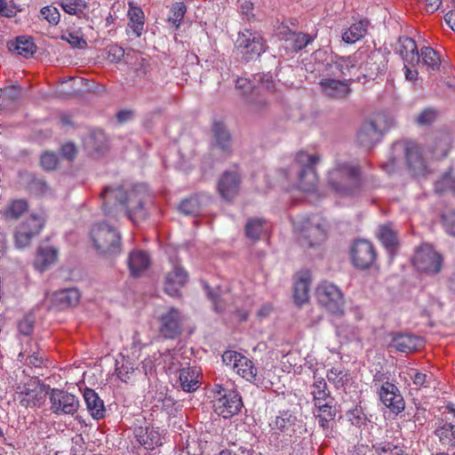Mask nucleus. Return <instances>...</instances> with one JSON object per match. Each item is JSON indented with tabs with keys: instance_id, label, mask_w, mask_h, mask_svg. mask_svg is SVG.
Wrapping results in <instances>:
<instances>
[{
	"instance_id": "59",
	"label": "nucleus",
	"mask_w": 455,
	"mask_h": 455,
	"mask_svg": "<svg viewBox=\"0 0 455 455\" xmlns=\"http://www.w3.org/2000/svg\"><path fill=\"white\" fill-rule=\"evenodd\" d=\"M374 448L379 455H395V451H401V447L387 442L380 443Z\"/></svg>"
},
{
	"instance_id": "10",
	"label": "nucleus",
	"mask_w": 455,
	"mask_h": 455,
	"mask_svg": "<svg viewBox=\"0 0 455 455\" xmlns=\"http://www.w3.org/2000/svg\"><path fill=\"white\" fill-rule=\"evenodd\" d=\"M383 375L374 376V387L378 390V395L383 404L387 407L393 413L398 414L404 410L405 403L403 395L400 393L398 387L389 382L384 381L382 384H379Z\"/></svg>"
},
{
	"instance_id": "15",
	"label": "nucleus",
	"mask_w": 455,
	"mask_h": 455,
	"mask_svg": "<svg viewBox=\"0 0 455 455\" xmlns=\"http://www.w3.org/2000/svg\"><path fill=\"white\" fill-rule=\"evenodd\" d=\"M51 410L55 414L74 415L79 408L77 397L67 391L53 388L50 394Z\"/></svg>"
},
{
	"instance_id": "41",
	"label": "nucleus",
	"mask_w": 455,
	"mask_h": 455,
	"mask_svg": "<svg viewBox=\"0 0 455 455\" xmlns=\"http://www.w3.org/2000/svg\"><path fill=\"white\" fill-rule=\"evenodd\" d=\"M265 230V220L260 218H251L245 225V235L248 238L257 241Z\"/></svg>"
},
{
	"instance_id": "43",
	"label": "nucleus",
	"mask_w": 455,
	"mask_h": 455,
	"mask_svg": "<svg viewBox=\"0 0 455 455\" xmlns=\"http://www.w3.org/2000/svg\"><path fill=\"white\" fill-rule=\"evenodd\" d=\"M420 59L422 60V63L427 68L437 70L441 66L440 57L433 48L429 46H424L420 50Z\"/></svg>"
},
{
	"instance_id": "48",
	"label": "nucleus",
	"mask_w": 455,
	"mask_h": 455,
	"mask_svg": "<svg viewBox=\"0 0 455 455\" xmlns=\"http://www.w3.org/2000/svg\"><path fill=\"white\" fill-rule=\"evenodd\" d=\"M314 384L312 386V395L314 400H320L330 397V391L327 387L325 379L322 377L314 376Z\"/></svg>"
},
{
	"instance_id": "51",
	"label": "nucleus",
	"mask_w": 455,
	"mask_h": 455,
	"mask_svg": "<svg viewBox=\"0 0 455 455\" xmlns=\"http://www.w3.org/2000/svg\"><path fill=\"white\" fill-rule=\"evenodd\" d=\"M187 12V6L182 2H178L172 4L171 8V14L168 18L171 22L176 28L180 27V21L183 20L184 15Z\"/></svg>"
},
{
	"instance_id": "2",
	"label": "nucleus",
	"mask_w": 455,
	"mask_h": 455,
	"mask_svg": "<svg viewBox=\"0 0 455 455\" xmlns=\"http://www.w3.org/2000/svg\"><path fill=\"white\" fill-rule=\"evenodd\" d=\"M361 167L348 161H335L333 166L328 171L327 186L340 196H352L361 188Z\"/></svg>"
},
{
	"instance_id": "17",
	"label": "nucleus",
	"mask_w": 455,
	"mask_h": 455,
	"mask_svg": "<svg viewBox=\"0 0 455 455\" xmlns=\"http://www.w3.org/2000/svg\"><path fill=\"white\" fill-rule=\"evenodd\" d=\"M183 317L176 308H170L159 319V331L165 339H175L181 333Z\"/></svg>"
},
{
	"instance_id": "12",
	"label": "nucleus",
	"mask_w": 455,
	"mask_h": 455,
	"mask_svg": "<svg viewBox=\"0 0 455 455\" xmlns=\"http://www.w3.org/2000/svg\"><path fill=\"white\" fill-rule=\"evenodd\" d=\"M44 225V220L37 215H30L22 221L14 233L15 245L19 249L28 246L31 240L39 235Z\"/></svg>"
},
{
	"instance_id": "29",
	"label": "nucleus",
	"mask_w": 455,
	"mask_h": 455,
	"mask_svg": "<svg viewBox=\"0 0 455 455\" xmlns=\"http://www.w3.org/2000/svg\"><path fill=\"white\" fill-rule=\"evenodd\" d=\"M200 371L196 366L185 367L180 370V384L182 390L194 392L200 387L198 378Z\"/></svg>"
},
{
	"instance_id": "21",
	"label": "nucleus",
	"mask_w": 455,
	"mask_h": 455,
	"mask_svg": "<svg viewBox=\"0 0 455 455\" xmlns=\"http://www.w3.org/2000/svg\"><path fill=\"white\" fill-rule=\"evenodd\" d=\"M395 52L401 56L404 63L411 64L412 67H415L420 61L417 44L411 37H399Z\"/></svg>"
},
{
	"instance_id": "40",
	"label": "nucleus",
	"mask_w": 455,
	"mask_h": 455,
	"mask_svg": "<svg viewBox=\"0 0 455 455\" xmlns=\"http://www.w3.org/2000/svg\"><path fill=\"white\" fill-rule=\"evenodd\" d=\"M235 370L236 372L248 381L256 380L257 368L254 366L252 361L244 355H242L238 363H235Z\"/></svg>"
},
{
	"instance_id": "58",
	"label": "nucleus",
	"mask_w": 455,
	"mask_h": 455,
	"mask_svg": "<svg viewBox=\"0 0 455 455\" xmlns=\"http://www.w3.org/2000/svg\"><path fill=\"white\" fill-rule=\"evenodd\" d=\"M235 86L236 89L240 91L241 95L243 98V100H245V96L251 95V93L255 92L251 81L244 77L237 78Z\"/></svg>"
},
{
	"instance_id": "54",
	"label": "nucleus",
	"mask_w": 455,
	"mask_h": 455,
	"mask_svg": "<svg viewBox=\"0 0 455 455\" xmlns=\"http://www.w3.org/2000/svg\"><path fill=\"white\" fill-rule=\"evenodd\" d=\"M41 165L46 171H53L57 168L59 158L53 152H45L41 156Z\"/></svg>"
},
{
	"instance_id": "23",
	"label": "nucleus",
	"mask_w": 455,
	"mask_h": 455,
	"mask_svg": "<svg viewBox=\"0 0 455 455\" xmlns=\"http://www.w3.org/2000/svg\"><path fill=\"white\" fill-rule=\"evenodd\" d=\"M134 435L139 443L147 450H153L162 443L159 432L153 427H137L134 429Z\"/></svg>"
},
{
	"instance_id": "49",
	"label": "nucleus",
	"mask_w": 455,
	"mask_h": 455,
	"mask_svg": "<svg viewBox=\"0 0 455 455\" xmlns=\"http://www.w3.org/2000/svg\"><path fill=\"white\" fill-rule=\"evenodd\" d=\"M287 41H291V49L295 52H298L306 47L312 41V37L305 33L291 32L290 37L287 38Z\"/></svg>"
},
{
	"instance_id": "47",
	"label": "nucleus",
	"mask_w": 455,
	"mask_h": 455,
	"mask_svg": "<svg viewBox=\"0 0 455 455\" xmlns=\"http://www.w3.org/2000/svg\"><path fill=\"white\" fill-rule=\"evenodd\" d=\"M201 204L198 196H191L180 203V210L186 215H196L200 212Z\"/></svg>"
},
{
	"instance_id": "30",
	"label": "nucleus",
	"mask_w": 455,
	"mask_h": 455,
	"mask_svg": "<svg viewBox=\"0 0 455 455\" xmlns=\"http://www.w3.org/2000/svg\"><path fill=\"white\" fill-rule=\"evenodd\" d=\"M420 339L412 334L399 333L394 336L390 347L395 348L402 353H411L417 350L419 346Z\"/></svg>"
},
{
	"instance_id": "32",
	"label": "nucleus",
	"mask_w": 455,
	"mask_h": 455,
	"mask_svg": "<svg viewBox=\"0 0 455 455\" xmlns=\"http://www.w3.org/2000/svg\"><path fill=\"white\" fill-rule=\"evenodd\" d=\"M128 29H131L136 37L141 36L144 32L145 15L140 7L134 6L130 3L128 11Z\"/></svg>"
},
{
	"instance_id": "24",
	"label": "nucleus",
	"mask_w": 455,
	"mask_h": 455,
	"mask_svg": "<svg viewBox=\"0 0 455 455\" xmlns=\"http://www.w3.org/2000/svg\"><path fill=\"white\" fill-rule=\"evenodd\" d=\"M212 133L214 136L216 147L224 154L229 155L232 152V139L230 132L226 125L215 121L212 124Z\"/></svg>"
},
{
	"instance_id": "36",
	"label": "nucleus",
	"mask_w": 455,
	"mask_h": 455,
	"mask_svg": "<svg viewBox=\"0 0 455 455\" xmlns=\"http://www.w3.org/2000/svg\"><path fill=\"white\" fill-rule=\"evenodd\" d=\"M369 22L365 20L352 24L342 35V39L347 44H353L363 38L368 28Z\"/></svg>"
},
{
	"instance_id": "27",
	"label": "nucleus",
	"mask_w": 455,
	"mask_h": 455,
	"mask_svg": "<svg viewBox=\"0 0 455 455\" xmlns=\"http://www.w3.org/2000/svg\"><path fill=\"white\" fill-rule=\"evenodd\" d=\"M84 399L90 414L93 419H100L105 416V406L99 395L92 388H85Z\"/></svg>"
},
{
	"instance_id": "64",
	"label": "nucleus",
	"mask_w": 455,
	"mask_h": 455,
	"mask_svg": "<svg viewBox=\"0 0 455 455\" xmlns=\"http://www.w3.org/2000/svg\"><path fill=\"white\" fill-rule=\"evenodd\" d=\"M62 39L66 40L73 47L83 49L86 46V41L78 35L69 33L68 36H62Z\"/></svg>"
},
{
	"instance_id": "60",
	"label": "nucleus",
	"mask_w": 455,
	"mask_h": 455,
	"mask_svg": "<svg viewBox=\"0 0 455 455\" xmlns=\"http://www.w3.org/2000/svg\"><path fill=\"white\" fill-rule=\"evenodd\" d=\"M443 220L447 232L455 235V211L447 210L443 214Z\"/></svg>"
},
{
	"instance_id": "18",
	"label": "nucleus",
	"mask_w": 455,
	"mask_h": 455,
	"mask_svg": "<svg viewBox=\"0 0 455 455\" xmlns=\"http://www.w3.org/2000/svg\"><path fill=\"white\" fill-rule=\"evenodd\" d=\"M241 183L240 174L236 171L223 172L218 182V191L220 196L227 200H232L239 191Z\"/></svg>"
},
{
	"instance_id": "53",
	"label": "nucleus",
	"mask_w": 455,
	"mask_h": 455,
	"mask_svg": "<svg viewBox=\"0 0 455 455\" xmlns=\"http://www.w3.org/2000/svg\"><path fill=\"white\" fill-rule=\"evenodd\" d=\"M437 116V112L435 108H425L416 119L419 125H429L433 124Z\"/></svg>"
},
{
	"instance_id": "33",
	"label": "nucleus",
	"mask_w": 455,
	"mask_h": 455,
	"mask_svg": "<svg viewBox=\"0 0 455 455\" xmlns=\"http://www.w3.org/2000/svg\"><path fill=\"white\" fill-rule=\"evenodd\" d=\"M58 251L51 246H40L37 249L35 259V267L40 271H44L57 259Z\"/></svg>"
},
{
	"instance_id": "1",
	"label": "nucleus",
	"mask_w": 455,
	"mask_h": 455,
	"mask_svg": "<svg viewBox=\"0 0 455 455\" xmlns=\"http://www.w3.org/2000/svg\"><path fill=\"white\" fill-rule=\"evenodd\" d=\"M105 215L116 219L124 212L127 218L138 225L148 216L147 205L151 203V196L146 185L138 184L131 189L124 187H106L100 194Z\"/></svg>"
},
{
	"instance_id": "20",
	"label": "nucleus",
	"mask_w": 455,
	"mask_h": 455,
	"mask_svg": "<svg viewBox=\"0 0 455 455\" xmlns=\"http://www.w3.org/2000/svg\"><path fill=\"white\" fill-rule=\"evenodd\" d=\"M328 78L320 81L319 85L324 96L333 100H344L352 92L348 82Z\"/></svg>"
},
{
	"instance_id": "52",
	"label": "nucleus",
	"mask_w": 455,
	"mask_h": 455,
	"mask_svg": "<svg viewBox=\"0 0 455 455\" xmlns=\"http://www.w3.org/2000/svg\"><path fill=\"white\" fill-rule=\"evenodd\" d=\"M455 188V180L452 178L451 173H445L439 180L435 184V189L436 193H443L445 191H452Z\"/></svg>"
},
{
	"instance_id": "9",
	"label": "nucleus",
	"mask_w": 455,
	"mask_h": 455,
	"mask_svg": "<svg viewBox=\"0 0 455 455\" xmlns=\"http://www.w3.org/2000/svg\"><path fill=\"white\" fill-rule=\"evenodd\" d=\"M387 129L388 124L385 116L378 114L361 125L357 132L356 141L361 147L371 148L381 140L384 132Z\"/></svg>"
},
{
	"instance_id": "11",
	"label": "nucleus",
	"mask_w": 455,
	"mask_h": 455,
	"mask_svg": "<svg viewBox=\"0 0 455 455\" xmlns=\"http://www.w3.org/2000/svg\"><path fill=\"white\" fill-rule=\"evenodd\" d=\"M412 261L419 271L436 274L441 270L443 259L431 245L423 244L415 251Z\"/></svg>"
},
{
	"instance_id": "46",
	"label": "nucleus",
	"mask_w": 455,
	"mask_h": 455,
	"mask_svg": "<svg viewBox=\"0 0 455 455\" xmlns=\"http://www.w3.org/2000/svg\"><path fill=\"white\" fill-rule=\"evenodd\" d=\"M28 210V204L25 200L19 199L12 201L5 210L6 219L16 220Z\"/></svg>"
},
{
	"instance_id": "44",
	"label": "nucleus",
	"mask_w": 455,
	"mask_h": 455,
	"mask_svg": "<svg viewBox=\"0 0 455 455\" xmlns=\"http://www.w3.org/2000/svg\"><path fill=\"white\" fill-rule=\"evenodd\" d=\"M296 417L289 411H283L275 417V421L271 424L272 428L278 429L283 433H289L294 426Z\"/></svg>"
},
{
	"instance_id": "19",
	"label": "nucleus",
	"mask_w": 455,
	"mask_h": 455,
	"mask_svg": "<svg viewBox=\"0 0 455 455\" xmlns=\"http://www.w3.org/2000/svg\"><path fill=\"white\" fill-rule=\"evenodd\" d=\"M188 281V273L178 263H174L172 271L165 278L164 291L172 297H180V289Z\"/></svg>"
},
{
	"instance_id": "4",
	"label": "nucleus",
	"mask_w": 455,
	"mask_h": 455,
	"mask_svg": "<svg viewBox=\"0 0 455 455\" xmlns=\"http://www.w3.org/2000/svg\"><path fill=\"white\" fill-rule=\"evenodd\" d=\"M91 239L94 249L103 257H115L121 252V235L113 226L106 222L93 226Z\"/></svg>"
},
{
	"instance_id": "57",
	"label": "nucleus",
	"mask_w": 455,
	"mask_h": 455,
	"mask_svg": "<svg viewBox=\"0 0 455 455\" xmlns=\"http://www.w3.org/2000/svg\"><path fill=\"white\" fill-rule=\"evenodd\" d=\"M204 288L207 291L208 298L212 300L213 304L214 310L218 313H222L223 311H225L226 307L224 299L219 294L214 293L208 284H205Z\"/></svg>"
},
{
	"instance_id": "28",
	"label": "nucleus",
	"mask_w": 455,
	"mask_h": 455,
	"mask_svg": "<svg viewBox=\"0 0 455 455\" xmlns=\"http://www.w3.org/2000/svg\"><path fill=\"white\" fill-rule=\"evenodd\" d=\"M150 259L147 252L140 250L132 251L128 258V267L131 275L134 277L140 276L148 269Z\"/></svg>"
},
{
	"instance_id": "62",
	"label": "nucleus",
	"mask_w": 455,
	"mask_h": 455,
	"mask_svg": "<svg viewBox=\"0 0 455 455\" xmlns=\"http://www.w3.org/2000/svg\"><path fill=\"white\" fill-rule=\"evenodd\" d=\"M18 329L20 333L28 336L34 330V321L28 316L24 317L19 322Z\"/></svg>"
},
{
	"instance_id": "14",
	"label": "nucleus",
	"mask_w": 455,
	"mask_h": 455,
	"mask_svg": "<svg viewBox=\"0 0 455 455\" xmlns=\"http://www.w3.org/2000/svg\"><path fill=\"white\" fill-rule=\"evenodd\" d=\"M354 266L360 269H367L376 259V251L371 243L364 239L355 241L350 250Z\"/></svg>"
},
{
	"instance_id": "63",
	"label": "nucleus",
	"mask_w": 455,
	"mask_h": 455,
	"mask_svg": "<svg viewBox=\"0 0 455 455\" xmlns=\"http://www.w3.org/2000/svg\"><path fill=\"white\" fill-rule=\"evenodd\" d=\"M254 79L259 82L267 91H275V81L270 74H259L254 76Z\"/></svg>"
},
{
	"instance_id": "8",
	"label": "nucleus",
	"mask_w": 455,
	"mask_h": 455,
	"mask_svg": "<svg viewBox=\"0 0 455 455\" xmlns=\"http://www.w3.org/2000/svg\"><path fill=\"white\" fill-rule=\"evenodd\" d=\"M235 48L243 60L250 61L265 52L267 45L260 33L246 28L238 33Z\"/></svg>"
},
{
	"instance_id": "39",
	"label": "nucleus",
	"mask_w": 455,
	"mask_h": 455,
	"mask_svg": "<svg viewBox=\"0 0 455 455\" xmlns=\"http://www.w3.org/2000/svg\"><path fill=\"white\" fill-rule=\"evenodd\" d=\"M326 378L335 388H342L347 386L350 380V374L348 371L341 367H332L327 371Z\"/></svg>"
},
{
	"instance_id": "3",
	"label": "nucleus",
	"mask_w": 455,
	"mask_h": 455,
	"mask_svg": "<svg viewBox=\"0 0 455 455\" xmlns=\"http://www.w3.org/2000/svg\"><path fill=\"white\" fill-rule=\"evenodd\" d=\"M404 158L409 170L415 176H424L427 173V165L419 146L414 141H396L391 148L388 160L382 164V169L387 173L395 170L398 161Z\"/></svg>"
},
{
	"instance_id": "16",
	"label": "nucleus",
	"mask_w": 455,
	"mask_h": 455,
	"mask_svg": "<svg viewBox=\"0 0 455 455\" xmlns=\"http://www.w3.org/2000/svg\"><path fill=\"white\" fill-rule=\"evenodd\" d=\"M213 407L218 415L224 419H229L241 411L242 397L236 391L228 390L215 400Z\"/></svg>"
},
{
	"instance_id": "34",
	"label": "nucleus",
	"mask_w": 455,
	"mask_h": 455,
	"mask_svg": "<svg viewBox=\"0 0 455 455\" xmlns=\"http://www.w3.org/2000/svg\"><path fill=\"white\" fill-rule=\"evenodd\" d=\"M244 105L246 110L255 116H261L266 114L269 109L268 101L261 95L253 92L251 95L245 96Z\"/></svg>"
},
{
	"instance_id": "26",
	"label": "nucleus",
	"mask_w": 455,
	"mask_h": 455,
	"mask_svg": "<svg viewBox=\"0 0 455 455\" xmlns=\"http://www.w3.org/2000/svg\"><path fill=\"white\" fill-rule=\"evenodd\" d=\"M8 50L25 58H29L36 52V46L29 36H17L7 43Z\"/></svg>"
},
{
	"instance_id": "5",
	"label": "nucleus",
	"mask_w": 455,
	"mask_h": 455,
	"mask_svg": "<svg viewBox=\"0 0 455 455\" xmlns=\"http://www.w3.org/2000/svg\"><path fill=\"white\" fill-rule=\"evenodd\" d=\"M294 228L299 232L300 245L306 249L320 245L327 237V221L316 215L294 222Z\"/></svg>"
},
{
	"instance_id": "25",
	"label": "nucleus",
	"mask_w": 455,
	"mask_h": 455,
	"mask_svg": "<svg viewBox=\"0 0 455 455\" xmlns=\"http://www.w3.org/2000/svg\"><path fill=\"white\" fill-rule=\"evenodd\" d=\"M311 275L309 271H300L294 284V300L301 305L308 300Z\"/></svg>"
},
{
	"instance_id": "42",
	"label": "nucleus",
	"mask_w": 455,
	"mask_h": 455,
	"mask_svg": "<svg viewBox=\"0 0 455 455\" xmlns=\"http://www.w3.org/2000/svg\"><path fill=\"white\" fill-rule=\"evenodd\" d=\"M86 146L95 153H103L108 148L105 133L101 131L92 132L87 139Z\"/></svg>"
},
{
	"instance_id": "7",
	"label": "nucleus",
	"mask_w": 455,
	"mask_h": 455,
	"mask_svg": "<svg viewBox=\"0 0 455 455\" xmlns=\"http://www.w3.org/2000/svg\"><path fill=\"white\" fill-rule=\"evenodd\" d=\"M315 296L318 304L332 315L341 317L344 315L345 299L337 285L323 282L317 286Z\"/></svg>"
},
{
	"instance_id": "6",
	"label": "nucleus",
	"mask_w": 455,
	"mask_h": 455,
	"mask_svg": "<svg viewBox=\"0 0 455 455\" xmlns=\"http://www.w3.org/2000/svg\"><path fill=\"white\" fill-rule=\"evenodd\" d=\"M320 162L317 155H310L300 151L297 154L291 171L297 175L298 188L304 192H312L317 185L318 178L315 165Z\"/></svg>"
},
{
	"instance_id": "45",
	"label": "nucleus",
	"mask_w": 455,
	"mask_h": 455,
	"mask_svg": "<svg viewBox=\"0 0 455 455\" xmlns=\"http://www.w3.org/2000/svg\"><path fill=\"white\" fill-rule=\"evenodd\" d=\"M60 6L65 12L81 18L84 15L87 4L84 0H62Z\"/></svg>"
},
{
	"instance_id": "56",
	"label": "nucleus",
	"mask_w": 455,
	"mask_h": 455,
	"mask_svg": "<svg viewBox=\"0 0 455 455\" xmlns=\"http://www.w3.org/2000/svg\"><path fill=\"white\" fill-rule=\"evenodd\" d=\"M41 14L46 20H48L50 24L57 25L60 22V14L56 7H43L41 10Z\"/></svg>"
},
{
	"instance_id": "55",
	"label": "nucleus",
	"mask_w": 455,
	"mask_h": 455,
	"mask_svg": "<svg viewBox=\"0 0 455 455\" xmlns=\"http://www.w3.org/2000/svg\"><path fill=\"white\" fill-rule=\"evenodd\" d=\"M27 354L25 360V363L28 365H32L35 367L40 366V364L43 363V356L39 355V354H36V350L30 349L29 352L25 350L24 352H20L19 355V358L20 361L23 360L25 355Z\"/></svg>"
},
{
	"instance_id": "38",
	"label": "nucleus",
	"mask_w": 455,
	"mask_h": 455,
	"mask_svg": "<svg viewBox=\"0 0 455 455\" xmlns=\"http://www.w3.org/2000/svg\"><path fill=\"white\" fill-rule=\"evenodd\" d=\"M435 435L438 437L439 442L448 448H455V425L451 423H444L438 427L435 432Z\"/></svg>"
},
{
	"instance_id": "22",
	"label": "nucleus",
	"mask_w": 455,
	"mask_h": 455,
	"mask_svg": "<svg viewBox=\"0 0 455 455\" xmlns=\"http://www.w3.org/2000/svg\"><path fill=\"white\" fill-rule=\"evenodd\" d=\"M80 297V292L76 288L60 290L52 293L51 307L57 310L75 307L78 304Z\"/></svg>"
},
{
	"instance_id": "31",
	"label": "nucleus",
	"mask_w": 455,
	"mask_h": 455,
	"mask_svg": "<svg viewBox=\"0 0 455 455\" xmlns=\"http://www.w3.org/2000/svg\"><path fill=\"white\" fill-rule=\"evenodd\" d=\"M451 136L448 132H439L428 146L433 156L437 158L445 157L451 148Z\"/></svg>"
},
{
	"instance_id": "37",
	"label": "nucleus",
	"mask_w": 455,
	"mask_h": 455,
	"mask_svg": "<svg viewBox=\"0 0 455 455\" xmlns=\"http://www.w3.org/2000/svg\"><path fill=\"white\" fill-rule=\"evenodd\" d=\"M379 238L388 251L391 257H393L398 247V240L395 232L388 226H381L379 230Z\"/></svg>"
},
{
	"instance_id": "13",
	"label": "nucleus",
	"mask_w": 455,
	"mask_h": 455,
	"mask_svg": "<svg viewBox=\"0 0 455 455\" xmlns=\"http://www.w3.org/2000/svg\"><path fill=\"white\" fill-rule=\"evenodd\" d=\"M44 398L39 381L36 379H28L27 382L20 383L16 387V399L24 408L39 406Z\"/></svg>"
},
{
	"instance_id": "50",
	"label": "nucleus",
	"mask_w": 455,
	"mask_h": 455,
	"mask_svg": "<svg viewBox=\"0 0 455 455\" xmlns=\"http://www.w3.org/2000/svg\"><path fill=\"white\" fill-rule=\"evenodd\" d=\"M347 419L352 425L362 427L367 424L368 419L361 406H355L347 413Z\"/></svg>"
},
{
	"instance_id": "35",
	"label": "nucleus",
	"mask_w": 455,
	"mask_h": 455,
	"mask_svg": "<svg viewBox=\"0 0 455 455\" xmlns=\"http://www.w3.org/2000/svg\"><path fill=\"white\" fill-rule=\"evenodd\" d=\"M21 95V87L14 84L5 86L0 92V106L12 108L20 100Z\"/></svg>"
},
{
	"instance_id": "61",
	"label": "nucleus",
	"mask_w": 455,
	"mask_h": 455,
	"mask_svg": "<svg viewBox=\"0 0 455 455\" xmlns=\"http://www.w3.org/2000/svg\"><path fill=\"white\" fill-rule=\"evenodd\" d=\"M17 10L12 1L0 0V15L7 18H12L16 15Z\"/></svg>"
}]
</instances>
